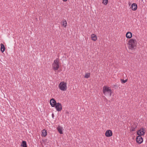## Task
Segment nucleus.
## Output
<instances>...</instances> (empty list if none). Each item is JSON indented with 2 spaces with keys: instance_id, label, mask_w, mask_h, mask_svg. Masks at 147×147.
<instances>
[{
  "instance_id": "nucleus-11",
  "label": "nucleus",
  "mask_w": 147,
  "mask_h": 147,
  "mask_svg": "<svg viewBox=\"0 0 147 147\" xmlns=\"http://www.w3.org/2000/svg\"><path fill=\"white\" fill-rule=\"evenodd\" d=\"M130 8L133 11L136 10L137 8V4L135 3H133L131 6Z\"/></svg>"
},
{
  "instance_id": "nucleus-22",
  "label": "nucleus",
  "mask_w": 147,
  "mask_h": 147,
  "mask_svg": "<svg viewBox=\"0 0 147 147\" xmlns=\"http://www.w3.org/2000/svg\"><path fill=\"white\" fill-rule=\"evenodd\" d=\"M127 79L125 80H124L123 79H121V82L122 83H125L127 81Z\"/></svg>"
},
{
  "instance_id": "nucleus-25",
  "label": "nucleus",
  "mask_w": 147,
  "mask_h": 147,
  "mask_svg": "<svg viewBox=\"0 0 147 147\" xmlns=\"http://www.w3.org/2000/svg\"><path fill=\"white\" fill-rule=\"evenodd\" d=\"M52 116L53 118L54 117V114L53 113H52Z\"/></svg>"
},
{
  "instance_id": "nucleus-12",
  "label": "nucleus",
  "mask_w": 147,
  "mask_h": 147,
  "mask_svg": "<svg viewBox=\"0 0 147 147\" xmlns=\"http://www.w3.org/2000/svg\"><path fill=\"white\" fill-rule=\"evenodd\" d=\"M91 39L94 41H96L97 39V36L94 34H92L91 35Z\"/></svg>"
},
{
  "instance_id": "nucleus-1",
  "label": "nucleus",
  "mask_w": 147,
  "mask_h": 147,
  "mask_svg": "<svg viewBox=\"0 0 147 147\" xmlns=\"http://www.w3.org/2000/svg\"><path fill=\"white\" fill-rule=\"evenodd\" d=\"M103 92L105 95L110 96L112 94V90L110 87L105 86L103 87Z\"/></svg>"
},
{
  "instance_id": "nucleus-8",
  "label": "nucleus",
  "mask_w": 147,
  "mask_h": 147,
  "mask_svg": "<svg viewBox=\"0 0 147 147\" xmlns=\"http://www.w3.org/2000/svg\"><path fill=\"white\" fill-rule=\"evenodd\" d=\"M143 138L141 136H138L137 137L136 141L138 144H141L143 142Z\"/></svg>"
},
{
  "instance_id": "nucleus-18",
  "label": "nucleus",
  "mask_w": 147,
  "mask_h": 147,
  "mask_svg": "<svg viewBox=\"0 0 147 147\" xmlns=\"http://www.w3.org/2000/svg\"><path fill=\"white\" fill-rule=\"evenodd\" d=\"M47 134V131L45 129H43L42 131V136H45Z\"/></svg>"
},
{
  "instance_id": "nucleus-2",
  "label": "nucleus",
  "mask_w": 147,
  "mask_h": 147,
  "mask_svg": "<svg viewBox=\"0 0 147 147\" xmlns=\"http://www.w3.org/2000/svg\"><path fill=\"white\" fill-rule=\"evenodd\" d=\"M59 87L61 90H66L67 89L66 83L63 81L61 82L59 85Z\"/></svg>"
},
{
  "instance_id": "nucleus-23",
  "label": "nucleus",
  "mask_w": 147,
  "mask_h": 147,
  "mask_svg": "<svg viewBox=\"0 0 147 147\" xmlns=\"http://www.w3.org/2000/svg\"><path fill=\"white\" fill-rule=\"evenodd\" d=\"M113 87H116L117 86L118 87V86H117L116 84H114L113 85Z\"/></svg>"
},
{
  "instance_id": "nucleus-16",
  "label": "nucleus",
  "mask_w": 147,
  "mask_h": 147,
  "mask_svg": "<svg viewBox=\"0 0 147 147\" xmlns=\"http://www.w3.org/2000/svg\"><path fill=\"white\" fill-rule=\"evenodd\" d=\"M21 146V147H27L26 142L25 141H23Z\"/></svg>"
},
{
  "instance_id": "nucleus-3",
  "label": "nucleus",
  "mask_w": 147,
  "mask_h": 147,
  "mask_svg": "<svg viewBox=\"0 0 147 147\" xmlns=\"http://www.w3.org/2000/svg\"><path fill=\"white\" fill-rule=\"evenodd\" d=\"M59 61L57 59L54 60V62L52 64V67L53 68L55 71L58 70L59 68Z\"/></svg>"
},
{
  "instance_id": "nucleus-21",
  "label": "nucleus",
  "mask_w": 147,
  "mask_h": 147,
  "mask_svg": "<svg viewBox=\"0 0 147 147\" xmlns=\"http://www.w3.org/2000/svg\"><path fill=\"white\" fill-rule=\"evenodd\" d=\"M5 47H1V51L2 52V53H3L5 50Z\"/></svg>"
},
{
  "instance_id": "nucleus-17",
  "label": "nucleus",
  "mask_w": 147,
  "mask_h": 147,
  "mask_svg": "<svg viewBox=\"0 0 147 147\" xmlns=\"http://www.w3.org/2000/svg\"><path fill=\"white\" fill-rule=\"evenodd\" d=\"M61 25L63 26L65 28H66L67 25V22L65 20H63L61 23Z\"/></svg>"
},
{
  "instance_id": "nucleus-27",
  "label": "nucleus",
  "mask_w": 147,
  "mask_h": 147,
  "mask_svg": "<svg viewBox=\"0 0 147 147\" xmlns=\"http://www.w3.org/2000/svg\"><path fill=\"white\" fill-rule=\"evenodd\" d=\"M64 1H66L67 0H63Z\"/></svg>"
},
{
  "instance_id": "nucleus-19",
  "label": "nucleus",
  "mask_w": 147,
  "mask_h": 147,
  "mask_svg": "<svg viewBox=\"0 0 147 147\" xmlns=\"http://www.w3.org/2000/svg\"><path fill=\"white\" fill-rule=\"evenodd\" d=\"M90 74L89 73L85 74L84 76V78H89L90 76Z\"/></svg>"
},
{
  "instance_id": "nucleus-10",
  "label": "nucleus",
  "mask_w": 147,
  "mask_h": 147,
  "mask_svg": "<svg viewBox=\"0 0 147 147\" xmlns=\"http://www.w3.org/2000/svg\"><path fill=\"white\" fill-rule=\"evenodd\" d=\"M113 135V133L111 130H107L105 133V135L107 137H110L112 136Z\"/></svg>"
},
{
  "instance_id": "nucleus-7",
  "label": "nucleus",
  "mask_w": 147,
  "mask_h": 147,
  "mask_svg": "<svg viewBox=\"0 0 147 147\" xmlns=\"http://www.w3.org/2000/svg\"><path fill=\"white\" fill-rule=\"evenodd\" d=\"M135 47H126V49L127 51L130 53H131L134 50L135 48H134Z\"/></svg>"
},
{
  "instance_id": "nucleus-15",
  "label": "nucleus",
  "mask_w": 147,
  "mask_h": 147,
  "mask_svg": "<svg viewBox=\"0 0 147 147\" xmlns=\"http://www.w3.org/2000/svg\"><path fill=\"white\" fill-rule=\"evenodd\" d=\"M57 129L59 133L61 134H62L63 132L62 131L63 128L62 127H61L60 126H58L57 127Z\"/></svg>"
},
{
  "instance_id": "nucleus-6",
  "label": "nucleus",
  "mask_w": 147,
  "mask_h": 147,
  "mask_svg": "<svg viewBox=\"0 0 147 147\" xmlns=\"http://www.w3.org/2000/svg\"><path fill=\"white\" fill-rule=\"evenodd\" d=\"M54 107H55L57 111H61L62 109V105L59 102L57 103Z\"/></svg>"
},
{
  "instance_id": "nucleus-14",
  "label": "nucleus",
  "mask_w": 147,
  "mask_h": 147,
  "mask_svg": "<svg viewBox=\"0 0 147 147\" xmlns=\"http://www.w3.org/2000/svg\"><path fill=\"white\" fill-rule=\"evenodd\" d=\"M137 127V125L135 124L132 125L131 127L130 131H135L136 130L135 129Z\"/></svg>"
},
{
  "instance_id": "nucleus-5",
  "label": "nucleus",
  "mask_w": 147,
  "mask_h": 147,
  "mask_svg": "<svg viewBox=\"0 0 147 147\" xmlns=\"http://www.w3.org/2000/svg\"><path fill=\"white\" fill-rule=\"evenodd\" d=\"M145 129L144 128H141L140 130L137 131V134L138 136H141L144 135L145 132L144 131Z\"/></svg>"
},
{
  "instance_id": "nucleus-9",
  "label": "nucleus",
  "mask_w": 147,
  "mask_h": 147,
  "mask_svg": "<svg viewBox=\"0 0 147 147\" xmlns=\"http://www.w3.org/2000/svg\"><path fill=\"white\" fill-rule=\"evenodd\" d=\"M50 104L52 107H54L55 105L57 104V103L55 100L53 98H52L50 100Z\"/></svg>"
},
{
  "instance_id": "nucleus-4",
  "label": "nucleus",
  "mask_w": 147,
  "mask_h": 147,
  "mask_svg": "<svg viewBox=\"0 0 147 147\" xmlns=\"http://www.w3.org/2000/svg\"><path fill=\"white\" fill-rule=\"evenodd\" d=\"M128 43L129 45L136 46L137 45V42L136 39L132 38L129 40Z\"/></svg>"
},
{
  "instance_id": "nucleus-13",
  "label": "nucleus",
  "mask_w": 147,
  "mask_h": 147,
  "mask_svg": "<svg viewBox=\"0 0 147 147\" xmlns=\"http://www.w3.org/2000/svg\"><path fill=\"white\" fill-rule=\"evenodd\" d=\"M126 36L127 38H130L132 37V34L130 32H128L126 33Z\"/></svg>"
},
{
  "instance_id": "nucleus-20",
  "label": "nucleus",
  "mask_w": 147,
  "mask_h": 147,
  "mask_svg": "<svg viewBox=\"0 0 147 147\" xmlns=\"http://www.w3.org/2000/svg\"><path fill=\"white\" fill-rule=\"evenodd\" d=\"M108 2V0H103L102 3L105 5H107Z\"/></svg>"
},
{
  "instance_id": "nucleus-24",
  "label": "nucleus",
  "mask_w": 147,
  "mask_h": 147,
  "mask_svg": "<svg viewBox=\"0 0 147 147\" xmlns=\"http://www.w3.org/2000/svg\"><path fill=\"white\" fill-rule=\"evenodd\" d=\"M66 113L67 115H68L69 114V112L68 111H66Z\"/></svg>"
},
{
  "instance_id": "nucleus-26",
  "label": "nucleus",
  "mask_w": 147,
  "mask_h": 147,
  "mask_svg": "<svg viewBox=\"0 0 147 147\" xmlns=\"http://www.w3.org/2000/svg\"><path fill=\"white\" fill-rule=\"evenodd\" d=\"M4 46V45H3V44L2 43H1V46Z\"/></svg>"
}]
</instances>
